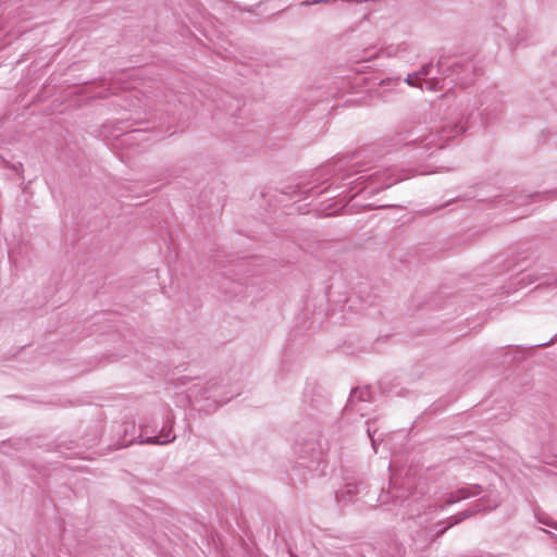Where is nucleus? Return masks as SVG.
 I'll use <instances>...</instances> for the list:
<instances>
[{
    "label": "nucleus",
    "instance_id": "obj_13",
    "mask_svg": "<svg viewBox=\"0 0 557 557\" xmlns=\"http://www.w3.org/2000/svg\"><path fill=\"white\" fill-rule=\"evenodd\" d=\"M405 83H407L410 86H419L420 87V79H417V76L414 73L408 74L405 78Z\"/></svg>",
    "mask_w": 557,
    "mask_h": 557
},
{
    "label": "nucleus",
    "instance_id": "obj_17",
    "mask_svg": "<svg viewBox=\"0 0 557 557\" xmlns=\"http://www.w3.org/2000/svg\"><path fill=\"white\" fill-rule=\"evenodd\" d=\"M546 194L549 195L550 198L557 199V189L547 191Z\"/></svg>",
    "mask_w": 557,
    "mask_h": 557
},
{
    "label": "nucleus",
    "instance_id": "obj_5",
    "mask_svg": "<svg viewBox=\"0 0 557 557\" xmlns=\"http://www.w3.org/2000/svg\"><path fill=\"white\" fill-rule=\"evenodd\" d=\"M305 395L306 397L311 396V406L314 408H320L322 405L327 403V398L320 387L313 386L311 388H307Z\"/></svg>",
    "mask_w": 557,
    "mask_h": 557
},
{
    "label": "nucleus",
    "instance_id": "obj_2",
    "mask_svg": "<svg viewBox=\"0 0 557 557\" xmlns=\"http://www.w3.org/2000/svg\"><path fill=\"white\" fill-rule=\"evenodd\" d=\"M433 65L431 63L424 64L418 72H414L417 79H420V88L422 90L435 91L440 89V81L437 78L425 79L431 74ZM443 86H441L442 88Z\"/></svg>",
    "mask_w": 557,
    "mask_h": 557
},
{
    "label": "nucleus",
    "instance_id": "obj_12",
    "mask_svg": "<svg viewBox=\"0 0 557 557\" xmlns=\"http://www.w3.org/2000/svg\"><path fill=\"white\" fill-rule=\"evenodd\" d=\"M457 502H459V500H458V498L456 497V494L450 493V494H449V496H448V498L445 500V503H444L443 505H441V506H440V509H441V510H443V509H445L446 507H448V506H450V505H453V504H455V503H457Z\"/></svg>",
    "mask_w": 557,
    "mask_h": 557
},
{
    "label": "nucleus",
    "instance_id": "obj_18",
    "mask_svg": "<svg viewBox=\"0 0 557 557\" xmlns=\"http://www.w3.org/2000/svg\"><path fill=\"white\" fill-rule=\"evenodd\" d=\"M448 529H449V528H447V527H445V528H443V529H440V530L436 532V535H437V536L443 535V534H444Z\"/></svg>",
    "mask_w": 557,
    "mask_h": 557
},
{
    "label": "nucleus",
    "instance_id": "obj_19",
    "mask_svg": "<svg viewBox=\"0 0 557 557\" xmlns=\"http://www.w3.org/2000/svg\"><path fill=\"white\" fill-rule=\"evenodd\" d=\"M554 339H550L549 342L547 343H542V344H536L534 347H545V346H548L553 343Z\"/></svg>",
    "mask_w": 557,
    "mask_h": 557
},
{
    "label": "nucleus",
    "instance_id": "obj_10",
    "mask_svg": "<svg viewBox=\"0 0 557 557\" xmlns=\"http://www.w3.org/2000/svg\"><path fill=\"white\" fill-rule=\"evenodd\" d=\"M436 135L431 134L428 138L422 141V148L425 150H430L433 146L437 148H443V144H435Z\"/></svg>",
    "mask_w": 557,
    "mask_h": 557
},
{
    "label": "nucleus",
    "instance_id": "obj_4",
    "mask_svg": "<svg viewBox=\"0 0 557 557\" xmlns=\"http://www.w3.org/2000/svg\"><path fill=\"white\" fill-rule=\"evenodd\" d=\"M371 392L368 388H354L348 398L346 408L354 409L357 401H370Z\"/></svg>",
    "mask_w": 557,
    "mask_h": 557
},
{
    "label": "nucleus",
    "instance_id": "obj_3",
    "mask_svg": "<svg viewBox=\"0 0 557 557\" xmlns=\"http://www.w3.org/2000/svg\"><path fill=\"white\" fill-rule=\"evenodd\" d=\"M295 450L299 455L300 459L309 457L315 459L320 454L317 448V444L312 441L307 442L306 444H296Z\"/></svg>",
    "mask_w": 557,
    "mask_h": 557
},
{
    "label": "nucleus",
    "instance_id": "obj_9",
    "mask_svg": "<svg viewBox=\"0 0 557 557\" xmlns=\"http://www.w3.org/2000/svg\"><path fill=\"white\" fill-rule=\"evenodd\" d=\"M467 127L461 123H455L453 126H443L442 132L446 134V138L465 133Z\"/></svg>",
    "mask_w": 557,
    "mask_h": 557
},
{
    "label": "nucleus",
    "instance_id": "obj_7",
    "mask_svg": "<svg viewBox=\"0 0 557 557\" xmlns=\"http://www.w3.org/2000/svg\"><path fill=\"white\" fill-rule=\"evenodd\" d=\"M482 492L481 485H472L470 487H461L457 490L456 492H453L456 494V497L458 500L466 499L472 496H476Z\"/></svg>",
    "mask_w": 557,
    "mask_h": 557
},
{
    "label": "nucleus",
    "instance_id": "obj_11",
    "mask_svg": "<svg viewBox=\"0 0 557 557\" xmlns=\"http://www.w3.org/2000/svg\"><path fill=\"white\" fill-rule=\"evenodd\" d=\"M537 520H539V522H541V523H543L545 525L552 527V528L557 530V522L552 520L546 515L537 516Z\"/></svg>",
    "mask_w": 557,
    "mask_h": 557
},
{
    "label": "nucleus",
    "instance_id": "obj_1",
    "mask_svg": "<svg viewBox=\"0 0 557 557\" xmlns=\"http://www.w3.org/2000/svg\"><path fill=\"white\" fill-rule=\"evenodd\" d=\"M436 66L438 72H448L447 76L451 78V82L462 87L473 84L475 78L480 75L475 63L470 59L454 61L448 65H446L443 60H440Z\"/></svg>",
    "mask_w": 557,
    "mask_h": 557
},
{
    "label": "nucleus",
    "instance_id": "obj_6",
    "mask_svg": "<svg viewBox=\"0 0 557 557\" xmlns=\"http://www.w3.org/2000/svg\"><path fill=\"white\" fill-rule=\"evenodd\" d=\"M172 430V425L166 430L165 428L161 431V436H148L140 441L141 444H152V445H164L171 443L175 440V436L169 437Z\"/></svg>",
    "mask_w": 557,
    "mask_h": 557
},
{
    "label": "nucleus",
    "instance_id": "obj_15",
    "mask_svg": "<svg viewBox=\"0 0 557 557\" xmlns=\"http://www.w3.org/2000/svg\"><path fill=\"white\" fill-rule=\"evenodd\" d=\"M368 433H369V436L371 438V442H372V446L373 448L376 450V438L374 437V435L371 433L370 429L368 430Z\"/></svg>",
    "mask_w": 557,
    "mask_h": 557
},
{
    "label": "nucleus",
    "instance_id": "obj_14",
    "mask_svg": "<svg viewBox=\"0 0 557 557\" xmlns=\"http://www.w3.org/2000/svg\"><path fill=\"white\" fill-rule=\"evenodd\" d=\"M355 488H356V487H355V486H352L351 484H347V485H346V490H345V491H343L342 493H347V494L351 495V494L356 493Z\"/></svg>",
    "mask_w": 557,
    "mask_h": 557
},
{
    "label": "nucleus",
    "instance_id": "obj_8",
    "mask_svg": "<svg viewBox=\"0 0 557 557\" xmlns=\"http://www.w3.org/2000/svg\"><path fill=\"white\" fill-rule=\"evenodd\" d=\"M481 502L482 499L474 504L471 508L455 515V520L457 523H460L461 521L474 516L475 513L481 512L483 510Z\"/></svg>",
    "mask_w": 557,
    "mask_h": 557
},
{
    "label": "nucleus",
    "instance_id": "obj_16",
    "mask_svg": "<svg viewBox=\"0 0 557 557\" xmlns=\"http://www.w3.org/2000/svg\"><path fill=\"white\" fill-rule=\"evenodd\" d=\"M458 524L457 521L455 520V516L450 517L448 519V524H447V528H451L454 525Z\"/></svg>",
    "mask_w": 557,
    "mask_h": 557
}]
</instances>
